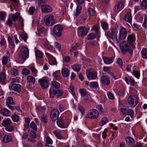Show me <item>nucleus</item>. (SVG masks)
I'll list each match as a JSON object with an SVG mask.
<instances>
[{
	"instance_id": "ddd939ff",
	"label": "nucleus",
	"mask_w": 147,
	"mask_h": 147,
	"mask_svg": "<svg viewBox=\"0 0 147 147\" xmlns=\"http://www.w3.org/2000/svg\"><path fill=\"white\" fill-rule=\"evenodd\" d=\"M59 112L57 109H53L51 112L50 116L51 120L53 121H55L58 118Z\"/></svg>"
},
{
	"instance_id": "c9c22d12",
	"label": "nucleus",
	"mask_w": 147,
	"mask_h": 147,
	"mask_svg": "<svg viewBox=\"0 0 147 147\" xmlns=\"http://www.w3.org/2000/svg\"><path fill=\"white\" fill-rule=\"evenodd\" d=\"M35 55L37 58L41 59L43 57V53L39 50H37L35 52Z\"/></svg>"
},
{
	"instance_id": "5fc2aeb1",
	"label": "nucleus",
	"mask_w": 147,
	"mask_h": 147,
	"mask_svg": "<svg viewBox=\"0 0 147 147\" xmlns=\"http://www.w3.org/2000/svg\"><path fill=\"white\" fill-rule=\"evenodd\" d=\"M19 35L20 38H22L25 42H26L27 39L28 38V36L27 34L26 33L22 34H19Z\"/></svg>"
},
{
	"instance_id": "f3484780",
	"label": "nucleus",
	"mask_w": 147,
	"mask_h": 147,
	"mask_svg": "<svg viewBox=\"0 0 147 147\" xmlns=\"http://www.w3.org/2000/svg\"><path fill=\"white\" fill-rule=\"evenodd\" d=\"M41 9L42 12L49 13L52 11V8L48 5H43L41 6Z\"/></svg>"
},
{
	"instance_id": "39448f33",
	"label": "nucleus",
	"mask_w": 147,
	"mask_h": 147,
	"mask_svg": "<svg viewBox=\"0 0 147 147\" xmlns=\"http://www.w3.org/2000/svg\"><path fill=\"white\" fill-rule=\"evenodd\" d=\"M11 125L12 122L11 120L9 119H4L2 123V125L5 127V130L8 132H11L14 129V127Z\"/></svg>"
},
{
	"instance_id": "393cba45",
	"label": "nucleus",
	"mask_w": 147,
	"mask_h": 147,
	"mask_svg": "<svg viewBox=\"0 0 147 147\" xmlns=\"http://www.w3.org/2000/svg\"><path fill=\"white\" fill-rule=\"evenodd\" d=\"M21 85L18 84H12L11 85L12 89L17 92H19L20 91Z\"/></svg>"
},
{
	"instance_id": "f03ea898",
	"label": "nucleus",
	"mask_w": 147,
	"mask_h": 147,
	"mask_svg": "<svg viewBox=\"0 0 147 147\" xmlns=\"http://www.w3.org/2000/svg\"><path fill=\"white\" fill-rule=\"evenodd\" d=\"M128 42L126 41L122 42L120 44V49L123 54H125L127 52L131 55L133 53L132 50Z\"/></svg>"
},
{
	"instance_id": "4be33fe9",
	"label": "nucleus",
	"mask_w": 147,
	"mask_h": 147,
	"mask_svg": "<svg viewBox=\"0 0 147 147\" xmlns=\"http://www.w3.org/2000/svg\"><path fill=\"white\" fill-rule=\"evenodd\" d=\"M1 114L4 116H10L11 115V112L6 108H2L0 111Z\"/></svg>"
},
{
	"instance_id": "79ce46f5",
	"label": "nucleus",
	"mask_w": 147,
	"mask_h": 147,
	"mask_svg": "<svg viewBox=\"0 0 147 147\" xmlns=\"http://www.w3.org/2000/svg\"><path fill=\"white\" fill-rule=\"evenodd\" d=\"M8 43L9 44V46H11V47H10L14 48L15 45L14 41L10 36H9L8 37Z\"/></svg>"
},
{
	"instance_id": "9d476101",
	"label": "nucleus",
	"mask_w": 147,
	"mask_h": 147,
	"mask_svg": "<svg viewBox=\"0 0 147 147\" xmlns=\"http://www.w3.org/2000/svg\"><path fill=\"white\" fill-rule=\"evenodd\" d=\"M89 30L88 28L85 26L79 27L78 28V35L81 37L87 35Z\"/></svg>"
},
{
	"instance_id": "864d4df0",
	"label": "nucleus",
	"mask_w": 147,
	"mask_h": 147,
	"mask_svg": "<svg viewBox=\"0 0 147 147\" xmlns=\"http://www.w3.org/2000/svg\"><path fill=\"white\" fill-rule=\"evenodd\" d=\"M22 74L24 75H27L30 73V71L27 69L24 68L22 69Z\"/></svg>"
},
{
	"instance_id": "cd10ccee",
	"label": "nucleus",
	"mask_w": 147,
	"mask_h": 147,
	"mask_svg": "<svg viewBox=\"0 0 147 147\" xmlns=\"http://www.w3.org/2000/svg\"><path fill=\"white\" fill-rule=\"evenodd\" d=\"M11 18L14 22H15L16 20L18 19L19 20L21 19V17L20 16V13L18 12H17L15 14H13L12 15Z\"/></svg>"
},
{
	"instance_id": "13d9d810",
	"label": "nucleus",
	"mask_w": 147,
	"mask_h": 147,
	"mask_svg": "<svg viewBox=\"0 0 147 147\" xmlns=\"http://www.w3.org/2000/svg\"><path fill=\"white\" fill-rule=\"evenodd\" d=\"M84 101L87 103H89L92 101V99L90 96H87L85 97Z\"/></svg>"
},
{
	"instance_id": "e433bc0d",
	"label": "nucleus",
	"mask_w": 147,
	"mask_h": 147,
	"mask_svg": "<svg viewBox=\"0 0 147 147\" xmlns=\"http://www.w3.org/2000/svg\"><path fill=\"white\" fill-rule=\"evenodd\" d=\"M92 30L94 31L98 36L100 35V33L99 31V27L98 26L96 25L93 26L92 28Z\"/></svg>"
},
{
	"instance_id": "680f3d73",
	"label": "nucleus",
	"mask_w": 147,
	"mask_h": 147,
	"mask_svg": "<svg viewBox=\"0 0 147 147\" xmlns=\"http://www.w3.org/2000/svg\"><path fill=\"white\" fill-rule=\"evenodd\" d=\"M142 26L145 29H147V17H144Z\"/></svg>"
},
{
	"instance_id": "20e7f679",
	"label": "nucleus",
	"mask_w": 147,
	"mask_h": 147,
	"mask_svg": "<svg viewBox=\"0 0 147 147\" xmlns=\"http://www.w3.org/2000/svg\"><path fill=\"white\" fill-rule=\"evenodd\" d=\"M99 116V113L97 110L93 109L89 110L86 115V117L90 119H97Z\"/></svg>"
},
{
	"instance_id": "72a5a7b5",
	"label": "nucleus",
	"mask_w": 147,
	"mask_h": 147,
	"mask_svg": "<svg viewBox=\"0 0 147 147\" xmlns=\"http://www.w3.org/2000/svg\"><path fill=\"white\" fill-rule=\"evenodd\" d=\"M6 75L5 72L3 71L0 73V82H3L6 80Z\"/></svg>"
},
{
	"instance_id": "c756f323",
	"label": "nucleus",
	"mask_w": 147,
	"mask_h": 147,
	"mask_svg": "<svg viewBox=\"0 0 147 147\" xmlns=\"http://www.w3.org/2000/svg\"><path fill=\"white\" fill-rule=\"evenodd\" d=\"M53 76L55 80H58L61 78L60 71H57L53 72Z\"/></svg>"
},
{
	"instance_id": "3c124183",
	"label": "nucleus",
	"mask_w": 147,
	"mask_h": 147,
	"mask_svg": "<svg viewBox=\"0 0 147 147\" xmlns=\"http://www.w3.org/2000/svg\"><path fill=\"white\" fill-rule=\"evenodd\" d=\"M108 121V120L105 117H102L100 123L101 126H102L106 124Z\"/></svg>"
},
{
	"instance_id": "ea45409f",
	"label": "nucleus",
	"mask_w": 147,
	"mask_h": 147,
	"mask_svg": "<svg viewBox=\"0 0 147 147\" xmlns=\"http://www.w3.org/2000/svg\"><path fill=\"white\" fill-rule=\"evenodd\" d=\"M11 118L13 121L14 122H17L20 119L19 116L16 114H13L11 116Z\"/></svg>"
},
{
	"instance_id": "6ab92c4d",
	"label": "nucleus",
	"mask_w": 147,
	"mask_h": 147,
	"mask_svg": "<svg viewBox=\"0 0 147 147\" xmlns=\"http://www.w3.org/2000/svg\"><path fill=\"white\" fill-rule=\"evenodd\" d=\"M124 7V5L121 2H118L114 9V11L118 12L120 11Z\"/></svg>"
},
{
	"instance_id": "423d86ee",
	"label": "nucleus",
	"mask_w": 147,
	"mask_h": 147,
	"mask_svg": "<svg viewBox=\"0 0 147 147\" xmlns=\"http://www.w3.org/2000/svg\"><path fill=\"white\" fill-rule=\"evenodd\" d=\"M29 51L27 48L24 47L21 48L18 55L19 57L24 61L29 57Z\"/></svg>"
},
{
	"instance_id": "f257e3e1",
	"label": "nucleus",
	"mask_w": 147,
	"mask_h": 147,
	"mask_svg": "<svg viewBox=\"0 0 147 147\" xmlns=\"http://www.w3.org/2000/svg\"><path fill=\"white\" fill-rule=\"evenodd\" d=\"M127 34L126 29L123 26H121L119 30L118 36L116 38V41L117 43H119L121 41L125 39Z\"/></svg>"
},
{
	"instance_id": "774afa93",
	"label": "nucleus",
	"mask_w": 147,
	"mask_h": 147,
	"mask_svg": "<svg viewBox=\"0 0 147 147\" xmlns=\"http://www.w3.org/2000/svg\"><path fill=\"white\" fill-rule=\"evenodd\" d=\"M129 80L130 85L132 86H134L136 83L134 80L131 77L130 78Z\"/></svg>"
},
{
	"instance_id": "7ed1b4c3",
	"label": "nucleus",
	"mask_w": 147,
	"mask_h": 147,
	"mask_svg": "<svg viewBox=\"0 0 147 147\" xmlns=\"http://www.w3.org/2000/svg\"><path fill=\"white\" fill-rule=\"evenodd\" d=\"M127 101L131 107L134 108L138 102V97L136 95H130L127 99Z\"/></svg>"
},
{
	"instance_id": "603ef678",
	"label": "nucleus",
	"mask_w": 147,
	"mask_h": 147,
	"mask_svg": "<svg viewBox=\"0 0 147 147\" xmlns=\"http://www.w3.org/2000/svg\"><path fill=\"white\" fill-rule=\"evenodd\" d=\"M55 89H53L51 88H50L49 90V96L51 98H53L55 95H56L55 93Z\"/></svg>"
},
{
	"instance_id": "8fccbe9b",
	"label": "nucleus",
	"mask_w": 147,
	"mask_h": 147,
	"mask_svg": "<svg viewBox=\"0 0 147 147\" xmlns=\"http://www.w3.org/2000/svg\"><path fill=\"white\" fill-rule=\"evenodd\" d=\"M82 7L80 5H78L76 9V11L75 13L76 16H78L80 14L82 10Z\"/></svg>"
},
{
	"instance_id": "052dcab7",
	"label": "nucleus",
	"mask_w": 147,
	"mask_h": 147,
	"mask_svg": "<svg viewBox=\"0 0 147 147\" xmlns=\"http://www.w3.org/2000/svg\"><path fill=\"white\" fill-rule=\"evenodd\" d=\"M11 74L14 76L18 75L19 73L18 70L14 68L11 69Z\"/></svg>"
},
{
	"instance_id": "bf43d9fd",
	"label": "nucleus",
	"mask_w": 147,
	"mask_h": 147,
	"mask_svg": "<svg viewBox=\"0 0 147 147\" xmlns=\"http://www.w3.org/2000/svg\"><path fill=\"white\" fill-rule=\"evenodd\" d=\"M30 126L32 129L36 131L37 129L36 125L34 122L32 121L31 123Z\"/></svg>"
},
{
	"instance_id": "338daca9",
	"label": "nucleus",
	"mask_w": 147,
	"mask_h": 147,
	"mask_svg": "<svg viewBox=\"0 0 147 147\" xmlns=\"http://www.w3.org/2000/svg\"><path fill=\"white\" fill-rule=\"evenodd\" d=\"M107 94L109 98V99L113 100L114 99V96L113 94L110 92H108L107 93Z\"/></svg>"
},
{
	"instance_id": "c85d7f7f",
	"label": "nucleus",
	"mask_w": 147,
	"mask_h": 147,
	"mask_svg": "<svg viewBox=\"0 0 147 147\" xmlns=\"http://www.w3.org/2000/svg\"><path fill=\"white\" fill-rule=\"evenodd\" d=\"M51 86L52 88H54L58 89L60 87L59 83L55 81H52L51 82Z\"/></svg>"
},
{
	"instance_id": "473e14b6",
	"label": "nucleus",
	"mask_w": 147,
	"mask_h": 147,
	"mask_svg": "<svg viewBox=\"0 0 147 147\" xmlns=\"http://www.w3.org/2000/svg\"><path fill=\"white\" fill-rule=\"evenodd\" d=\"M6 105H14L15 104L14 100L11 97H8L6 99Z\"/></svg>"
},
{
	"instance_id": "7c9ffc66",
	"label": "nucleus",
	"mask_w": 147,
	"mask_h": 147,
	"mask_svg": "<svg viewBox=\"0 0 147 147\" xmlns=\"http://www.w3.org/2000/svg\"><path fill=\"white\" fill-rule=\"evenodd\" d=\"M12 138L11 136L6 135L3 138L2 141L5 143H7L12 141Z\"/></svg>"
},
{
	"instance_id": "6e6d98bb",
	"label": "nucleus",
	"mask_w": 147,
	"mask_h": 147,
	"mask_svg": "<svg viewBox=\"0 0 147 147\" xmlns=\"http://www.w3.org/2000/svg\"><path fill=\"white\" fill-rule=\"evenodd\" d=\"M45 140L46 142V143L48 144H51L53 142L52 140L49 136L45 137Z\"/></svg>"
},
{
	"instance_id": "4468645a",
	"label": "nucleus",
	"mask_w": 147,
	"mask_h": 147,
	"mask_svg": "<svg viewBox=\"0 0 147 147\" xmlns=\"http://www.w3.org/2000/svg\"><path fill=\"white\" fill-rule=\"evenodd\" d=\"M38 81L41 87L43 89H47L49 86V82L47 79L41 78L39 79Z\"/></svg>"
},
{
	"instance_id": "58836bf2",
	"label": "nucleus",
	"mask_w": 147,
	"mask_h": 147,
	"mask_svg": "<svg viewBox=\"0 0 147 147\" xmlns=\"http://www.w3.org/2000/svg\"><path fill=\"white\" fill-rule=\"evenodd\" d=\"M141 55L142 57L144 59H147V49L143 48L141 51Z\"/></svg>"
},
{
	"instance_id": "c03bdc74",
	"label": "nucleus",
	"mask_w": 147,
	"mask_h": 147,
	"mask_svg": "<svg viewBox=\"0 0 147 147\" xmlns=\"http://www.w3.org/2000/svg\"><path fill=\"white\" fill-rule=\"evenodd\" d=\"M54 134L57 138L59 139H62L63 138V136H62L61 134V131L57 130L56 131H54Z\"/></svg>"
},
{
	"instance_id": "0e129e2a",
	"label": "nucleus",
	"mask_w": 147,
	"mask_h": 147,
	"mask_svg": "<svg viewBox=\"0 0 147 147\" xmlns=\"http://www.w3.org/2000/svg\"><path fill=\"white\" fill-rule=\"evenodd\" d=\"M6 14L5 13L3 12H1L0 13V20H4Z\"/></svg>"
},
{
	"instance_id": "69168bd1",
	"label": "nucleus",
	"mask_w": 147,
	"mask_h": 147,
	"mask_svg": "<svg viewBox=\"0 0 147 147\" xmlns=\"http://www.w3.org/2000/svg\"><path fill=\"white\" fill-rule=\"evenodd\" d=\"M70 61V58L69 56H66L63 58V61L65 63H69Z\"/></svg>"
},
{
	"instance_id": "de8ad7c7",
	"label": "nucleus",
	"mask_w": 147,
	"mask_h": 147,
	"mask_svg": "<svg viewBox=\"0 0 147 147\" xmlns=\"http://www.w3.org/2000/svg\"><path fill=\"white\" fill-rule=\"evenodd\" d=\"M30 119L29 118H25L24 126L27 128H29L30 127L29 123Z\"/></svg>"
},
{
	"instance_id": "0eeeda50",
	"label": "nucleus",
	"mask_w": 147,
	"mask_h": 147,
	"mask_svg": "<svg viewBox=\"0 0 147 147\" xmlns=\"http://www.w3.org/2000/svg\"><path fill=\"white\" fill-rule=\"evenodd\" d=\"M44 21L45 24L47 26L53 25L57 23V22L54 19L53 15H47L44 18Z\"/></svg>"
},
{
	"instance_id": "e2e57ef3",
	"label": "nucleus",
	"mask_w": 147,
	"mask_h": 147,
	"mask_svg": "<svg viewBox=\"0 0 147 147\" xmlns=\"http://www.w3.org/2000/svg\"><path fill=\"white\" fill-rule=\"evenodd\" d=\"M8 58L7 56H3L2 59V63L3 65H5L8 62Z\"/></svg>"
},
{
	"instance_id": "49530a36",
	"label": "nucleus",
	"mask_w": 147,
	"mask_h": 147,
	"mask_svg": "<svg viewBox=\"0 0 147 147\" xmlns=\"http://www.w3.org/2000/svg\"><path fill=\"white\" fill-rule=\"evenodd\" d=\"M55 93L56 96L57 97L61 96L63 95L64 91L62 90L55 89Z\"/></svg>"
},
{
	"instance_id": "9b49d317",
	"label": "nucleus",
	"mask_w": 147,
	"mask_h": 147,
	"mask_svg": "<svg viewBox=\"0 0 147 147\" xmlns=\"http://www.w3.org/2000/svg\"><path fill=\"white\" fill-rule=\"evenodd\" d=\"M63 30V26L60 24H57L53 28L54 34L57 36H60L61 35V32Z\"/></svg>"
},
{
	"instance_id": "4d7b16f0",
	"label": "nucleus",
	"mask_w": 147,
	"mask_h": 147,
	"mask_svg": "<svg viewBox=\"0 0 147 147\" xmlns=\"http://www.w3.org/2000/svg\"><path fill=\"white\" fill-rule=\"evenodd\" d=\"M96 108L99 111L100 114L103 113L104 110L101 105H98L97 107Z\"/></svg>"
},
{
	"instance_id": "412c9836",
	"label": "nucleus",
	"mask_w": 147,
	"mask_h": 147,
	"mask_svg": "<svg viewBox=\"0 0 147 147\" xmlns=\"http://www.w3.org/2000/svg\"><path fill=\"white\" fill-rule=\"evenodd\" d=\"M101 81L103 84L106 85H109L111 82L109 78L106 76H103L101 77Z\"/></svg>"
},
{
	"instance_id": "a878e982",
	"label": "nucleus",
	"mask_w": 147,
	"mask_h": 147,
	"mask_svg": "<svg viewBox=\"0 0 147 147\" xmlns=\"http://www.w3.org/2000/svg\"><path fill=\"white\" fill-rule=\"evenodd\" d=\"M124 20L125 21L129 23H130L131 22L132 20V17L131 12H129L126 13L125 16V17L124 18Z\"/></svg>"
},
{
	"instance_id": "a19ab883",
	"label": "nucleus",
	"mask_w": 147,
	"mask_h": 147,
	"mask_svg": "<svg viewBox=\"0 0 147 147\" xmlns=\"http://www.w3.org/2000/svg\"><path fill=\"white\" fill-rule=\"evenodd\" d=\"M89 86L91 88H97L98 87V84L97 82H92L90 83Z\"/></svg>"
},
{
	"instance_id": "aec40b11",
	"label": "nucleus",
	"mask_w": 147,
	"mask_h": 147,
	"mask_svg": "<svg viewBox=\"0 0 147 147\" xmlns=\"http://www.w3.org/2000/svg\"><path fill=\"white\" fill-rule=\"evenodd\" d=\"M47 55L49 59L50 64L51 65H57V62L55 58L49 53H47Z\"/></svg>"
},
{
	"instance_id": "dca6fc26",
	"label": "nucleus",
	"mask_w": 147,
	"mask_h": 147,
	"mask_svg": "<svg viewBox=\"0 0 147 147\" xmlns=\"http://www.w3.org/2000/svg\"><path fill=\"white\" fill-rule=\"evenodd\" d=\"M133 75L138 79H139L140 76V69L136 65H134L133 69V71L132 72Z\"/></svg>"
},
{
	"instance_id": "2f4dec72",
	"label": "nucleus",
	"mask_w": 147,
	"mask_h": 147,
	"mask_svg": "<svg viewBox=\"0 0 147 147\" xmlns=\"http://www.w3.org/2000/svg\"><path fill=\"white\" fill-rule=\"evenodd\" d=\"M140 5L142 8L145 9L147 7V0H140Z\"/></svg>"
},
{
	"instance_id": "a211bd4d",
	"label": "nucleus",
	"mask_w": 147,
	"mask_h": 147,
	"mask_svg": "<svg viewBox=\"0 0 147 147\" xmlns=\"http://www.w3.org/2000/svg\"><path fill=\"white\" fill-rule=\"evenodd\" d=\"M135 35L133 34L129 35L127 36V42L130 45L135 42Z\"/></svg>"
},
{
	"instance_id": "09e8293b",
	"label": "nucleus",
	"mask_w": 147,
	"mask_h": 147,
	"mask_svg": "<svg viewBox=\"0 0 147 147\" xmlns=\"http://www.w3.org/2000/svg\"><path fill=\"white\" fill-rule=\"evenodd\" d=\"M96 37V35L93 33L89 34L87 36V39L88 40H90L94 39Z\"/></svg>"
},
{
	"instance_id": "37998d69",
	"label": "nucleus",
	"mask_w": 147,
	"mask_h": 147,
	"mask_svg": "<svg viewBox=\"0 0 147 147\" xmlns=\"http://www.w3.org/2000/svg\"><path fill=\"white\" fill-rule=\"evenodd\" d=\"M101 26L102 28L104 30H107L109 29L108 24L105 22H102L101 23Z\"/></svg>"
},
{
	"instance_id": "bb28decb",
	"label": "nucleus",
	"mask_w": 147,
	"mask_h": 147,
	"mask_svg": "<svg viewBox=\"0 0 147 147\" xmlns=\"http://www.w3.org/2000/svg\"><path fill=\"white\" fill-rule=\"evenodd\" d=\"M114 58L113 57H103V60L104 62L107 64H109L111 63L114 60Z\"/></svg>"
},
{
	"instance_id": "2eb2a0df",
	"label": "nucleus",
	"mask_w": 147,
	"mask_h": 147,
	"mask_svg": "<svg viewBox=\"0 0 147 147\" xmlns=\"http://www.w3.org/2000/svg\"><path fill=\"white\" fill-rule=\"evenodd\" d=\"M57 123L58 126L62 128L67 127L69 125V123L64 124L63 120L61 117L57 119Z\"/></svg>"
},
{
	"instance_id": "5701e85b",
	"label": "nucleus",
	"mask_w": 147,
	"mask_h": 147,
	"mask_svg": "<svg viewBox=\"0 0 147 147\" xmlns=\"http://www.w3.org/2000/svg\"><path fill=\"white\" fill-rule=\"evenodd\" d=\"M127 145L130 146H132L135 144L134 140L132 138L130 137H128L125 139Z\"/></svg>"
},
{
	"instance_id": "f704fd0d",
	"label": "nucleus",
	"mask_w": 147,
	"mask_h": 147,
	"mask_svg": "<svg viewBox=\"0 0 147 147\" xmlns=\"http://www.w3.org/2000/svg\"><path fill=\"white\" fill-rule=\"evenodd\" d=\"M27 82H28L31 83L33 84H34L35 83V78L33 76L29 75L27 78Z\"/></svg>"
},
{
	"instance_id": "4c0bfd02",
	"label": "nucleus",
	"mask_w": 147,
	"mask_h": 147,
	"mask_svg": "<svg viewBox=\"0 0 147 147\" xmlns=\"http://www.w3.org/2000/svg\"><path fill=\"white\" fill-rule=\"evenodd\" d=\"M28 68L30 69L32 73L36 74L38 72L37 70L36 69L35 66L33 64H31L28 66Z\"/></svg>"
},
{
	"instance_id": "1a4fd4ad",
	"label": "nucleus",
	"mask_w": 147,
	"mask_h": 147,
	"mask_svg": "<svg viewBox=\"0 0 147 147\" xmlns=\"http://www.w3.org/2000/svg\"><path fill=\"white\" fill-rule=\"evenodd\" d=\"M120 110L123 115H129L131 118H133L134 113L133 110L129 109L128 107L125 106L121 107Z\"/></svg>"
},
{
	"instance_id": "b1692460",
	"label": "nucleus",
	"mask_w": 147,
	"mask_h": 147,
	"mask_svg": "<svg viewBox=\"0 0 147 147\" xmlns=\"http://www.w3.org/2000/svg\"><path fill=\"white\" fill-rule=\"evenodd\" d=\"M61 71L62 75L64 77L66 78L68 76L69 71L67 68L66 67L63 68Z\"/></svg>"
},
{
	"instance_id": "6e6552de",
	"label": "nucleus",
	"mask_w": 147,
	"mask_h": 147,
	"mask_svg": "<svg viewBox=\"0 0 147 147\" xmlns=\"http://www.w3.org/2000/svg\"><path fill=\"white\" fill-rule=\"evenodd\" d=\"M118 32V30L117 28H113L111 29V31H108L105 33V36L108 37L109 38L113 39L114 38H115L116 39L117 36V34Z\"/></svg>"
},
{
	"instance_id": "a18cd8bd",
	"label": "nucleus",
	"mask_w": 147,
	"mask_h": 147,
	"mask_svg": "<svg viewBox=\"0 0 147 147\" xmlns=\"http://www.w3.org/2000/svg\"><path fill=\"white\" fill-rule=\"evenodd\" d=\"M72 69L76 71H79L81 69V66L80 65L75 64L71 66Z\"/></svg>"
},
{
	"instance_id": "f8f14e48",
	"label": "nucleus",
	"mask_w": 147,
	"mask_h": 147,
	"mask_svg": "<svg viewBox=\"0 0 147 147\" xmlns=\"http://www.w3.org/2000/svg\"><path fill=\"white\" fill-rule=\"evenodd\" d=\"M86 75L89 80H94L97 77V73L96 71L94 70H89L86 72Z\"/></svg>"
}]
</instances>
